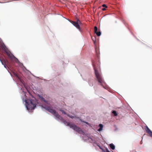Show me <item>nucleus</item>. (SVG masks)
Wrapping results in <instances>:
<instances>
[{
    "label": "nucleus",
    "mask_w": 152,
    "mask_h": 152,
    "mask_svg": "<svg viewBox=\"0 0 152 152\" xmlns=\"http://www.w3.org/2000/svg\"><path fill=\"white\" fill-rule=\"evenodd\" d=\"M44 108L49 112L50 113L53 115H54L56 117L63 122L67 126H69L71 128H72L75 131L77 132L78 133L84 134V132L78 126H77L74 124H70L69 122H66L62 117L59 115L56 112V111L51 108L50 106H46L44 107Z\"/></svg>",
    "instance_id": "1"
},
{
    "label": "nucleus",
    "mask_w": 152,
    "mask_h": 152,
    "mask_svg": "<svg viewBox=\"0 0 152 152\" xmlns=\"http://www.w3.org/2000/svg\"><path fill=\"white\" fill-rule=\"evenodd\" d=\"M25 102L27 109L28 110L34 109L36 107L37 102L35 99L26 100Z\"/></svg>",
    "instance_id": "2"
},
{
    "label": "nucleus",
    "mask_w": 152,
    "mask_h": 152,
    "mask_svg": "<svg viewBox=\"0 0 152 152\" xmlns=\"http://www.w3.org/2000/svg\"><path fill=\"white\" fill-rule=\"evenodd\" d=\"M95 74L96 77L99 84L102 86L104 88L108 90L109 88L104 81L101 74L98 72L96 69Z\"/></svg>",
    "instance_id": "3"
},
{
    "label": "nucleus",
    "mask_w": 152,
    "mask_h": 152,
    "mask_svg": "<svg viewBox=\"0 0 152 152\" xmlns=\"http://www.w3.org/2000/svg\"><path fill=\"white\" fill-rule=\"evenodd\" d=\"M70 22L77 28L80 30V25L81 24V21L79 20L78 19L77 22L73 21L72 20H71Z\"/></svg>",
    "instance_id": "4"
},
{
    "label": "nucleus",
    "mask_w": 152,
    "mask_h": 152,
    "mask_svg": "<svg viewBox=\"0 0 152 152\" xmlns=\"http://www.w3.org/2000/svg\"><path fill=\"white\" fill-rule=\"evenodd\" d=\"M145 130L146 132L149 134L150 136L152 137V132L150 129L147 126H146V127Z\"/></svg>",
    "instance_id": "5"
},
{
    "label": "nucleus",
    "mask_w": 152,
    "mask_h": 152,
    "mask_svg": "<svg viewBox=\"0 0 152 152\" xmlns=\"http://www.w3.org/2000/svg\"><path fill=\"white\" fill-rule=\"evenodd\" d=\"M98 127L99 128L97 129V131L99 132H100L102 131L103 130V126L102 124H99Z\"/></svg>",
    "instance_id": "6"
},
{
    "label": "nucleus",
    "mask_w": 152,
    "mask_h": 152,
    "mask_svg": "<svg viewBox=\"0 0 152 152\" xmlns=\"http://www.w3.org/2000/svg\"><path fill=\"white\" fill-rule=\"evenodd\" d=\"M0 61L3 65L7 64L8 62V61L7 60L3 58L1 59L0 58Z\"/></svg>",
    "instance_id": "7"
},
{
    "label": "nucleus",
    "mask_w": 152,
    "mask_h": 152,
    "mask_svg": "<svg viewBox=\"0 0 152 152\" xmlns=\"http://www.w3.org/2000/svg\"><path fill=\"white\" fill-rule=\"evenodd\" d=\"M96 34L98 36H99L101 35V32L100 31L97 32L98 30L96 26L95 27Z\"/></svg>",
    "instance_id": "8"
},
{
    "label": "nucleus",
    "mask_w": 152,
    "mask_h": 152,
    "mask_svg": "<svg viewBox=\"0 0 152 152\" xmlns=\"http://www.w3.org/2000/svg\"><path fill=\"white\" fill-rule=\"evenodd\" d=\"M100 148L102 150V152H110L107 148H102L100 147Z\"/></svg>",
    "instance_id": "9"
},
{
    "label": "nucleus",
    "mask_w": 152,
    "mask_h": 152,
    "mask_svg": "<svg viewBox=\"0 0 152 152\" xmlns=\"http://www.w3.org/2000/svg\"><path fill=\"white\" fill-rule=\"evenodd\" d=\"M110 148L114 150L115 148V145L113 144H111L110 145Z\"/></svg>",
    "instance_id": "10"
},
{
    "label": "nucleus",
    "mask_w": 152,
    "mask_h": 152,
    "mask_svg": "<svg viewBox=\"0 0 152 152\" xmlns=\"http://www.w3.org/2000/svg\"><path fill=\"white\" fill-rule=\"evenodd\" d=\"M102 7H104V8H103L102 9V10L103 11L105 10V8H107V6L104 4L102 5Z\"/></svg>",
    "instance_id": "11"
},
{
    "label": "nucleus",
    "mask_w": 152,
    "mask_h": 152,
    "mask_svg": "<svg viewBox=\"0 0 152 152\" xmlns=\"http://www.w3.org/2000/svg\"><path fill=\"white\" fill-rule=\"evenodd\" d=\"M112 113L115 116H116L117 115V114L115 111L114 110L112 111Z\"/></svg>",
    "instance_id": "12"
},
{
    "label": "nucleus",
    "mask_w": 152,
    "mask_h": 152,
    "mask_svg": "<svg viewBox=\"0 0 152 152\" xmlns=\"http://www.w3.org/2000/svg\"><path fill=\"white\" fill-rule=\"evenodd\" d=\"M93 37H91V39H92V40L94 42V44H95V40H94V38H95V37L94 36Z\"/></svg>",
    "instance_id": "13"
},
{
    "label": "nucleus",
    "mask_w": 152,
    "mask_h": 152,
    "mask_svg": "<svg viewBox=\"0 0 152 152\" xmlns=\"http://www.w3.org/2000/svg\"><path fill=\"white\" fill-rule=\"evenodd\" d=\"M60 111H61L62 113H63L64 114H66V112L64 110H61V109H60Z\"/></svg>",
    "instance_id": "14"
},
{
    "label": "nucleus",
    "mask_w": 152,
    "mask_h": 152,
    "mask_svg": "<svg viewBox=\"0 0 152 152\" xmlns=\"http://www.w3.org/2000/svg\"><path fill=\"white\" fill-rule=\"evenodd\" d=\"M41 99L43 100V101L45 102V100L44 98L43 97H42L41 98Z\"/></svg>",
    "instance_id": "15"
},
{
    "label": "nucleus",
    "mask_w": 152,
    "mask_h": 152,
    "mask_svg": "<svg viewBox=\"0 0 152 152\" xmlns=\"http://www.w3.org/2000/svg\"><path fill=\"white\" fill-rule=\"evenodd\" d=\"M3 65H4V66L5 68H7V65L6 64H3Z\"/></svg>",
    "instance_id": "16"
},
{
    "label": "nucleus",
    "mask_w": 152,
    "mask_h": 152,
    "mask_svg": "<svg viewBox=\"0 0 152 152\" xmlns=\"http://www.w3.org/2000/svg\"><path fill=\"white\" fill-rule=\"evenodd\" d=\"M83 122L85 123H86V124L89 125V124L88 123V122H86L85 121H83Z\"/></svg>",
    "instance_id": "17"
},
{
    "label": "nucleus",
    "mask_w": 152,
    "mask_h": 152,
    "mask_svg": "<svg viewBox=\"0 0 152 152\" xmlns=\"http://www.w3.org/2000/svg\"><path fill=\"white\" fill-rule=\"evenodd\" d=\"M94 32L95 33V26H94Z\"/></svg>",
    "instance_id": "18"
},
{
    "label": "nucleus",
    "mask_w": 152,
    "mask_h": 152,
    "mask_svg": "<svg viewBox=\"0 0 152 152\" xmlns=\"http://www.w3.org/2000/svg\"><path fill=\"white\" fill-rule=\"evenodd\" d=\"M93 67H94V71H95V67L94 66Z\"/></svg>",
    "instance_id": "19"
},
{
    "label": "nucleus",
    "mask_w": 152,
    "mask_h": 152,
    "mask_svg": "<svg viewBox=\"0 0 152 152\" xmlns=\"http://www.w3.org/2000/svg\"><path fill=\"white\" fill-rule=\"evenodd\" d=\"M95 53H96V51Z\"/></svg>",
    "instance_id": "20"
}]
</instances>
